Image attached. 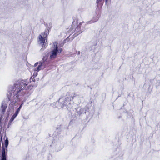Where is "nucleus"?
<instances>
[{"label":"nucleus","instance_id":"4","mask_svg":"<svg viewBox=\"0 0 160 160\" xmlns=\"http://www.w3.org/2000/svg\"><path fill=\"white\" fill-rule=\"evenodd\" d=\"M48 34L47 32H45L44 33H42L39 36V42L41 44H42V47H45L46 44L45 41Z\"/></svg>","mask_w":160,"mask_h":160},{"label":"nucleus","instance_id":"17","mask_svg":"<svg viewBox=\"0 0 160 160\" xmlns=\"http://www.w3.org/2000/svg\"><path fill=\"white\" fill-rule=\"evenodd\" d=\"M65 103H66V105L67 104V103H66V102H65Z\"/></svg>","mask_w":160,"mask_h":160},{"label":"nucleus","instance_id":"18","mask_svg":"<svg viewBox=\"0 0 160 160\" xmlns=\"http://www.w3.org/2000/svg\"><path fill=\"white\" fill-rule=\"evenodd\" d=\"M80 24H81V22L80 23Z\"/></svg>","mask_w":160,"mask_h":160},{"label":"nucleus","instance_id":"5","mask_svg":"<svg viewBox=\"0 0 160 160\" xmlns=\"http://www.w3.org/2000/svg\"><path fill=\"white\" fill-rule=\"evenodd\" d=\"M38 65V66L37 68H34L35 71L38 72L45 67V63L44 62H36L34 64V67H36Z\"/></svg>","mask_w":160,"mask_h":160},{"label":"nucleus","instance_id":"10","mask_svg":"<svg viewBox=\"0 0 160 160\" xmlns=\"http://www.w3.org/2000/svg\"><path fill=\"white\" fill-rule=\"evenodd\" d=\"M16 117V116H14V115H13L12 117L11 118L9 121V123H11L14 120V119Z\"/></svg>","mask_w":160,"mask_h":160},{"label":"nucleus","instance_id":"1","mask_svg":"<svg viewBox=\"0 0 160 160\" xmlns=\"http://www.w3.org/2000/svg\"><path fill=\"white\" fill-rule=\"evenodd\" d=\"M28 84L26 80H21L15 82L13 87H9V91L7 93L9 100H11L12 98H15L17 97L18 92L24 89Z\"/></svg>","mask_w":160,"mask_h":160},{"label":"nucleus","instance_id":"12","mask_svg":"<svg viewBox=\"0 0 160 160\" xmlns=\"http://www.w3.org/2000/svg\"><path fill=\"white\" fill-rule=\"evenodd\" d=\"M105 4L108 6L111 0H105Z\"/></svg>","mask_w":160,"mask_h":160},{"label":"nucleus","instance_id":"14","mask_svg":"<svg viewBox=\"0 0 160 160\" xmlns=\"http://www.w3.org/2000/svg\"><path fill=\"white\" fill-rule=\"evenodd\" d=\"M19 111L17 110L15 112L13 115L16 117L19 113Z\"/></svg>","mask_w":160,"mask_h":160},{"label":"nucleus","instance_id":"3","mask_svg":"<svg viewBox=\"0 0 160 160\" xmlns=\"http://www.w3.org/2000/svg\"><path fill=\"white\" fill-rule=\"evenodd\" d=\"M51 51L49 52L50 58L53 59L56 58L57 56L62 52V49L59 47V45L57 42H55L52 44Z\"/></svg>","mask_w":160,"mask_h":160},{"label":"nucleus","instance_id":"8","mask_svg":"<svg viewBox=\"0 0 160 160\" xmlns=\"http://www.w3.org/2000/svg\"><path fill=\"white\" fill-rule=\"evenodd\" d=\"M104 2V0H97L96 3L98 4H101Z\"/></svg>","mask_w":160,"mask_h":160},{"label":"nucleus","instance_id":"6","mask_svg":"<svg viewBox=\"0 0 160 160\" xmlns=\"http://www.w3.org/2000/svg\"><path fill=\"white\" fill-rule=\"evenodd\" d=\"M7 107V105L5 103H4L3 102L2 105L1 107V110L2 111V112H4L5 111V110Z\"/></svg>","mask_w":160,"mask_h":160},{"label":"nucleus","instance_id":"13","mask_svg":"<svg viewBox=\"0 0 160 160\" xmlns=\"http://www.w3.org/2000/svg\"><path fill=\"white\" fill-rule=\"evenodd\" d=\"M23 102H22V103L20 105V106L18 108V109L17 110L19 111V112L20 111L21 108H22V107L23 105Z\"/></svg>","mask_w":160,"mask_h":160},{"label":"nucleus","instance_id":"7","mask_svg":"<svg viewBox=\"0 0 160 160\" xmlns=\"http://www.w3.org/2000/svg\"><path fill=\"white\" fill-rule=\"evenodd\" d=\"M9 108L11 109H12V110H13L14 109V104L13 103H10L9 106Z\"/></svg>","mask_w":160,"mask_h":160},{"label":"nucleus","instance_id":"16","mask_svg":"<svg viewBox=\"0 0 160 160\" xmlns=\"http://www.w3.org/2000/svg\"><path fill=\"white\" fill-rule=\"evenodd\" d=\"M1 117L0 116V121L1 120Z\"/></svg>","mask_w":160,"mask_h":160},{"label":"nucleus","instance_id":"2","mask_svg":"<svg viewBox=\"0 0 160 160\" xmlns=\"http://www.w3.org/2000/svg\"><path fill=\"white\" fill-rule=\"evenodd\" d=\"M8 141L5 137L4 132L0 130V153L2 154L1 160H6V153L7 152Z\"/></svg>","mask_w":160,"mask_h":160},{"label":"nucleus","instance_id":"9","mask_svg":"<svg viewBox=\"0 0 160 160\" xmlns=\"http://www.w3.org/2000/svg\"><path fill=\"white\" fill-rule=\"evenodd\" d=\"M48 57V55H45V56H43L42 59L43 61V62H44L45 63V62L47 60Z\"/></svg>","mask_w":160,"mask_h":160},{"label":"nucleus","instance_id":"15","mask_svg":"<svg viewBox=\"0 0 160 160\" xmlns=\"http://www.w3.org/2000/svg\"><path fill=\"white\" fill-rule=\"evenodd\" d=\"M98 19H96V20H94V21H92L91 22L92 23H93V22H95L97 20H98Z\"/></svg>","mask_w":160,"mask_h":160},{"label":"nucleus","instance_id":"11","mask_svg":"<svg viewBox=\"0 0 160 160\" xmlns=\"http://www.w3.org/2000/svg\"><path fill=\"white\" fill-rule=\"evenodd\" d=\"M16 117V116H14V115H13L12 117L11 118L9 121V123H11L14 120V119Z\"/></svg>","mask_w":160,"mask_h":160}]
</instances>
